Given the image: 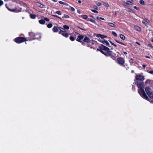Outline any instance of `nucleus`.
Instances as JSON below:
<instances>
[{
	"instance_id": "nucleus-64",
	"label": "nucleus",
	"mask_w": 153,
	"mask_h": 153,
	"mask_svg": "<svg viewBox=\"0 0 153 153\" xmlns=\"http://www.w3.org/2000/svg\"><path fill=\"white\" fill-rule=\"evenodd\" d=\"M151 102L153 103V100H152Z\"/></svg>"
},
{
	"instance_id": "nucleus-14",
	"label": "nucleus",
	"mask_w": 153,
	"mask_h": 153,
	"mask_svg": "<svg viewBox=\"0 0 153 153\" xmlns=\"http://www.w3.org/2000/svg\"><path fill=\"white\" fill-rule=\"evenodd\" d=\"M83 41L85 42L88 43L90 41V40L87 37H85Z\"/></svg>"
},
{
	"instance_id": "nucleus-23",
	"label": "nucleus",
	"mask_w": 153,
	"mask_h": 153,
	"mask_svg": "<svg viewBox=\"0 0 153 153\" xmlns=\"http://www.w3.org/2000/svg\"><path fill=\"white\" fill-rule=\"evenodd\" d=\"M120 37L122 40H125V37L123 34L120 35Z\"/></svg>"
},
{
	"instance_id": "nucleus-8",
	"label": "nucleus",
	"mask_w": 153,
	"mask_h": 153,
	"mask_svg": "<svg viewBox=\"0 0 153 153\" xmlns=\"http://www.w3.org/2000/svg\"><path fill=\"white\" fill-rule=\"evenodd\" d=\"M107 24L108 25L111 27H116V25L112 23L108 22L107 23Z\"/></svg>"
},
{
	"instance_id": "nucleus-26",
	"label": "nucleus",
	"mask_w": 153,
	"mask_h": 153,
	"mask_svg": "<svg viewBox=\"0 0 153 153\" xmlns=\"http://www.w3.org/2000/svg\"><path fill=\"white\" fill-rule=\"evenodd\" d=\"M63 27L64 29H69V27L68 26L66 25H64L63 26Z\"/></svg>"
},
{
	"instance_id": "nucleus-52",
	"label": "nucleus",
	"mask_w": 153,
	"mask_h": 153,
	"mask_svg": "<svg viewBox=\"0 0 153 153\" xmlns=\"http://www.w3.org/2000/svg\"><path fill=\"white\" fill-rule=\"evenodd\" d=\"M100 19H101V20H105V19L104 18H102V17H100Z\"/></svg>"
},
{
	"instance_id": "nucleus-49",
	"label": "nucleus",
	"mask_w": 153,
	"mask_h": 153,
	"mask_svg": "<svg viewBox=\"0 0 153 153\" xmlns=\"http://www.w3.org/2000/svg\"><path fill=\"white\" fill-rule=\"evenodd\" d=\"M148 45L150 47H152V46L151 44H149Z\"/></svg>"
},
{
	"instance_id": "nucleus-2",
	"label": "nucleus",
	"mask_w": 153,
	"mask_h": 153,
	"mask_svg": "<svg viewBox=\"0 0 153 153\" xmlns=\"http://www.w3.org/2000/svg\"><path fill=\"white\" fill-rule=\"evenodd\" d=\"M15 42L18 44L20 43L25 41H27L26 39L23 37H19L16 38L15 39Z\"/></svg>"
},
{
	"instance_id": "nucleus-45",
	"label": "nucleus",
	"mask_w": 153,
	"mask_h": 153,
	"mask_svg": "<svg viewBox=\"0 0 153 153\" xmlns=\"http://www.w3.org/2000/svg\"><path fill=\"white\" fill-rule=\"evenodd\" d=\"M119 44H121V45H126L125 44H124L123 43H122V42H119Z\"/></svg>"
},
{
	"instance_id": "nucleus-46",
	"label": "nucleus",
	"mask_w": 153,
	"mask_h": 153,
	"mask_svg": "<svg viewBox=\"0 0 153 153\" xmlns=\"http://www.w3.org/2000/svg\"><path fill=\"white\" fill-rule=\"evenodd\" d=\"M134 9H136V10H138V7H136V6H134Z\"/></svg>"
},
{
	"instance_id": "nucleus-32",
	"label": "nucleus",
	"mask_w": 153,
	"mask_h": 153,
	"mask_svg": "<svg viewBox=\"0 0 153 153\" xmlns=\"http://www.w3.org/2000/svg\"><path fill=\"white\" fill-rule=\"evenodd\" d=\"M91 11L92 12L94 13H98V12L96 10H91Z\"/></svg>"
},
{
	"instance_id": "nucleus-44",
	"label": "nucleus",
	"mask_w": 153,
	"mask_h": 153,
	"mask_svg": "<svg viewBox=\"0 0 153 153\" xmlns=\"http://www.w3.org/2000/svg\"><path fill=\"white\" fill-rule=\"evenodd\" d=\"M149 73L150 74H153V71H150L149 72Z\"/></svg>"
},
{
	"instance_id": "nucleus-6",
	"label": "nucleus",
	"mask_w": 153,
	"mask_h": 153,
	"mask_svg": "<svg viewBox=\"0 0 153 153\" xmlns=\"http://www.w3.org/2000/svg\"><path fill=\"white\" fill-rule=\"evenodd\" d=\"M101 49H102L103 50L105 51H107L108 50H109L110 49L108 47H106L103 45H101Z\"/></svg>"
},
{
	"instance_id": "nucleus-27",
	"label": "nucleus",
	"mask_w": 153,
	"mask_h": 153,
	"mask_svg": "<svg viewBox=\"0 0 153 153\" xmlns=\"http://www.w3.org/2000/svg\"><path fill=\"white\" fill-rule=\"evenodd\" d=\"M112 34L114 36H115V37L117 36V34L115 32L112 31Z\"/></svg>"
},
{
	"instance_id": "nucleus-40",
	"label": "nucleus",
	"mask_w": 153,
	"mask_h": 153,
	"mask_svg": "<svg viewBox=\"0 0 153 153\" xmlns=\"http://www.w3.org/2000/svg\"><path fill=\"white\" fill-rule=\"evenodd\" d=\"M44 20H45V21H49V20L48 18H44Z\"/></svg>"
},
{
	"instance_id": "nucleus-36",
	"label": "nucleus",
	"mask_w": 153,
	"mask_h": 153,
	"mask_svg": "<svg viewBox=\"0 0 153 153\" xmlns=\"http://www.w3.org/2000/svg\"><path fill=\"white\" fill-rule=\"evenodd\" d=\"M101 36H102V35L100 34H97L96 35V36L97 37H100V38H101Z\"/></svg>"
},
{
	"instance_id": "nucleus-56",
	"label": "nucleus",
	"mask_w": 153,
	"mask_h": 153,
	"mask_svg": "<svg viewBox=\"0 0 153 153\" xmlns=\"http://www.w3.org/2000/svg\"><path fill=\"white\" fill-rule=\"evenodd\" d=\"M78 2L80 4L81 3V1L80 0H79Z\"/></svg>"
},
{
	"instance_id": "nucleus-15",
	"label": "nucleus",
	"mask_w": 153,
	"mask_h": 153,
	"mask_svg": "<svg viewBox=\"0 0 153 153\" xmlns=\"http://www.w3.org/2000/svg\"><path fill=\"white\" fill-rule=\"evenodd\" d=\"M39 22L40 24L42 25H44L45 23V20L44 19H40L39 21Z\"/></svg>"
},
{
	"instance_id": "nucleus-5",
	"label": "nucleus",
	"mask_w": 153,
	"mask_h": 153,
	"mask_svg": "<svg viewBox=\"0 0 153 153\" xmlns=\"http://www.w3.org/2000/svg\"><path fill=\"white\" fill-rule=\"evenodd\" d=\"M84 37V35L79 34L76 40L79 42H81V40L83 39Z\"/></svg>"
},
{
	"instance_id": "nucleus-12",
	"label": "nucleus",
	"mask_w": 153,
	"mask_h": 153,
	"mask_svg": "<svg viewBox=\"0 0 153 153\" xmlns=\"http://www.w3.org/2000/svg\"><path fill=\"white\" fill-rule=\"evenodd\" d=\"M150 22V21H149L148 19H145L144 20L142 21V23L144 24H145L146 26H147L146 24V22L149 23Z\"/></svg>"
},
{
	"instance_id": "nucleus-41",
	"label": "nucleus",
	"mask_w": 153,
	"mask_h": 153,
	"mask_svg": "<svg viewBox=\"0 0 153 153\" xmlns=\"http://www.w3.org/2000/svg\"><path fill=\"white\" fill-rule=\"evenodd\" d=\"M104 40H100V39H99L98 41L100 42H101L102 43H103V42H104Z\"/></svg>"
},
{
	"instance_id": "nucleus-20",
	"label": "nucleus",
	"mask_w": 153,
	"mask_h": 153,
	"mask_svg": "<svg viewBox=\"0 0 153 153\" xmlns=\"http://www.w3.org/2000/svg\"><path fill=\"white\" fill-rule=\"evenodd\" d=\"M107 54H108L109 56H111L112 55V52L111 51H110V50H108L107 51Z\"/></svg>"
},
{
	"instance_id": "nucleus-31",
	"label": "nucleus",
	"mask_w": 153,
	"mask_h": 153,
	"mask_svg": "<svg viewBox=\"0 0 153 153\" xmlns=\"http://www.w3.org/2000/svg\"><path fill=\"white\" fill-rule=\"evenodd\" d=\"M90 21V22H91L94 23H95V21L94 20L91 19H90L89 20Z\"/></svg>"
},
{
	"instance_id": "nucleus-24",
	"label": "nucleus",
	"mask_w": 153,
	"mask_h": 153,
	"mask_svg": "<svg viewBox=\"0 0 153 153\" xmlns=\"http://www.w3.org/2000/svg\"><path fill=\"white\" fill-rule=\"evenodd\" d=\"M47 26L48 28H50L52 27L53 25L51 23H49L47 25Z\"/></svg>"
},
{
	"instance_id": "nucleus-19",
	"label": "nucleus",
	"mask_w": 153,
	"mask_h": 153,
	"mask_svg": "<svg viewBox=\"0 0 153 153\" xmlns=\"http://www.w3.org/2000/svg\"><path fill=\"white\" fill-rule=\"evenodd\" d=\"M103 43L104 44L106 45L107 46H108L109 47V43L106 40H104V42H103Z\"/></svg>"
},
{
	"instance_id": "nucleus-11",
	"label": "nucleus",
	"mask_w": 153,
	"mask_h": 153,
	"mask_svg": "<svg viewBox=\"0 0 153 153\" xmlns=\"http://www.w3.org/2000/svg\"><path fill=\"white\" fill-rule=\"evenodd\" d=\"M147 94L150 98L153 99V93L152 91L149 92Z\"/></svg>"
},
{
	"instance_id": "nucleus-10",
	"label": "nucleus",
	"mask_w": 153,
	"mask_h": 153,
	"mask_svg": "<svg viewBox=\"0 0 153 153\" xmlns=\"http://www.w3.org/2000/svg\"><path fill=\"white\" fill-rule=\"evenodd\" d=\"M145 91L146 92L147 94L149 93V92L151 91V90L149 87H146L145 89Z\"/></svg>"
},
{
	"instance_id": "nucleus-25",
	"label": "nucleus",
	"mask_w": 153,
	"mask_h": 153,
	"mask_svg": "<svg viewBox=\"0 0 153 153\" xmlns=\"http://www.w3.org/2000/svg\"><path fill=\"white\" fill-rule=\"evenodd\" d=\"M82 17L84 19H86L88 18V16H87L85 15H82Z\"/></svg>"
},
{
	"instance_id": "nucleus-43",
	"label": "nucleus",
	"mask_w": 153,
	"mask_h": 153,
	"mask_svg": "<svg viewBox=\"0 0 153 153\" xmlns=\"http://www.w3.org/2000/svg\"><path fill=\"white\" fill-rule=\"evenodd\" d=\"M59 3L61 4H63L64 2L62 1H59Z\"/></svg>"
},
{
	"instance_id": "nucleus-3",
	"label": "nucleus",
	"mask_w": 153,
	"mask_h": 153,
	"mask_svg": "<svg viewBox=\"0 0 153 153\" xmlns=\"http://www.w3.org/2000/svg\"><path fill=\"white\" fill-rule=\"evenodd\" d=\"M29 35L30 37L32 38V39H28L27 40V41H30L32 40H34L36 39V38L35 37L37 35V34H36L33 32H31L29 33Z\"/></svg>"
},
{
	"instance_id": "nucleus-58",
	"label": "nucleus",
	"mask_w": 153,
	"mask_h": 153,
	"mask_svg": "<svg viewBox=\"0 0 153 153\" xmlns=\"http://www.w3.org/2000/svg\"><path fill=\"white\" fill-rule=\"evenodd\" d=\"M146 57L147 58H150V57L149 56H146Z\"/></svg>"
},
{
	"instance_id": "nucleus-55",
	"label": "nucleus",
	"mask_w": 153,
	"mask_h": 153,
	"mask_svg": "<svg viewBox=\"0 0 153 153\" xmlns=\"http://www.w3.org/2000/svg\"><path fill=\"white\" fill-rule=\"evenodd\" d=\"M123 53L124 54H127V53L126 52H123Z\"/></svg>"
},
{
	"instance_id": "nucleus-39",
	"label": "nucleus",
	"mask_w": 153,
	"mask_h": 153,
	"mask_svg": "<svg viewBox=\"0 0 153 153\" xmlns=\"http://www.w3.org/2000/svg\"><path fill=\"white\" fill-rule=\"evenodd\" d=\"M97 5L98 6H100L102 5V4L100 2H98Z\"/></svg>"
},
{
	"instance_id": "nucleus-34",
	"label": "nucleus",
	"mask_w": 153,
	"mask_h": 153,
	"mask_svg": "<svg viewBox=\"0 0 153 153\" xmlns=\"http://www.w3.org/2000/svg\"><path fill=\"white\" fill-rule=\"evenodd\" d=\"M107 37V36H106L104 35H102L101 36V38L102 39H103L105 38H106Z\"/></svg>"
},
{
	"instance_id": "nucleus-28",
	"label": "nucleus",
	"mask_w": 153,
	"mask_h": 153,
	"mask_svg": "<svg viewBox=\"0 0 153 153\" xmlns=\"http://www.w3.org/2000/svg\"><path fill=\"white\" fill-rule=\"evenodd\" d=\"M140 3L142 5H144L145 2L143 0H140Z\"/></svg>"
},
{
	"instance_id": "nucleus-1",
	"label": "nucleus",
	"mask_w": 153,
	"mask_h": 153,
	"mask_svg": "<svg viewBox=\"0 0 153 153\" xmlns=\"http://www.w3.org/2000/svg\"><path fill=\"white\" fill-rule=\"evenodd\" d=\"M144 79L143 76L140 75H138L135 76L134 84L136 85L139 88L138 92L140 95L143 98L149 100V98L146 94L144 90V83L142 81Z\"/></svg>"
},
{
	"instance_id": "nucleus-62",
	"label": "nucleus",
	"mask_w": 153,
	"mask_h": 153,
	"mask_svg": "<svg viewBox=\"0 0 153 153\" xmlns=\"http://www.w3.org/2000/svg\"><path fill=\"white\" fill-rule=\"evenodd\" d=\"M58 19H60V20L61 19V18L59 17L58 16Z\"/></svg>"
},
{
	"instance_id": "nucleus-7",
	"label": "nucleus",
	"mask_w": 153,
	"mask_h": 153,
	"mask_svg": "<svg viewBox=\"0 0 153 153\" xmlns=\"http://www.w3.org/2000/svg\"><path fill=\"white\" fill-rule=\"evenodd\" d=\"M134 27L135 30L139 31H140L141 30L140 27L136 25H134Z\"/></svg>"
},
{
	"instance_id": "nucleus-59",
	"label": "nucleus",
	"mask_w": 153,
	"mask_h": 153,
	"mask_svg": "<svg viewBox=\"0 0 153 153\" xmlns=\"http://www.w3.org/2000/svg\"><path fill=\"white\" fill-rule=\"evenodd\" d=\"M110 43L111 44V45H112V44H114V43H113L112 42H111V41H110Z\"/></svg>"
},
{
	"instance_id": "nucleus-42",
	"label": "nucleus",
	"mask_w": 153,
	"mask_h": 153,
	"mask_svg": "<svg viewBox=\"0 0 153 153\" xmlns=\"http://www.w3.org/2000/svg\"><path fill=\"white\" fill-rule=\"evenodd\" d=\"M71 10L73 11H75V9L73 7H71Z\"/></svg>"
},
{
	"instance_id": "nucleus-38",
	"label": "nucleus",
	"mask_w": 153,
	"mask_h": 153,
	"mask_svg": "<svg viewBox=\"0 0 153 153\" xmlns=\"http://www.w3.org/2000/svg\"><path fill=\"white\" fill-rule=\"evenodd\" d=\"M122 4L125 6H126L127 5L126 2L125 1H123L122 2Z\"/></svg>"
},
{
	"instance_id": "nucleus-22",
	"label": "nucleus",
	"mask_w": 153,
	"mask_h": 153,
	"mask_svg": "<svg viewBox=\"0 0 153 153\" xmlns=\"http://www.w3.org/2000/svg\"><path fill=\"white\" fill-rule=\"evenodd\" d=\"M58 28L59 29V30H60L62 32H65V30L64 29V28H62L61 27H59Z\"/></svg>"
},
{
	"instance_id": "nucleus-29",
	"label": "nucleus",
	"mask_w": 153,
	"mask_h": 153,
	"mask_svg": "<svg viewBox=\"0 0 153 153\" xmlns=\"http://www.w3.org/2000/svg\"><path fill=\"white\" fill-rule=\"evenodd\" d=\"M70 39L71 41H74L75 40L74 38L72 36L70 37Z\"/></svg>"
},
{
	"instance_id": "nucleus-51",
	"label": "nucleus",
	"mask_w": 153,
	"mask_h": 153,
	"mask_svg": "<svg viewBox=\"0 0 153 153\" xmlns=\"http://www.w3.org/2000/svg\"><path fill=\"white\" fill-rule=\"evenodd\" d=\"M100 17H99V16H97V20H100Z\"/></svg>"
},
{
	"instance_id": "nucleus-48",
	"label": "nucleus",
	"mask_w": 153,
	"mask_h": 153,
	"mask_svg": "<svg viewBox=\"0 0 153 153\" xmlns=\"http://www.w3.org/2000/svg\"><path fill=\"white\" fill-rule=\"evenodd\" d=\"M94 8L96 9H98V7L96 6H94Z\"/></svg>"
},
{
	"instance_id": "nucleus-47",
	"label": "nucleus",
	"mask_w": 153,
	"mask_h": 153,
	"mask_svg": "<svg viewBox=\"0 0 153 153\" xmlns=\"http://www.w3.org/2000/svg\"><path fill=\"white\" fill-rule=\"evenodd\" d=\"M61 12L59 11H58V14L61 15Z\"/></svg>"
},
{
	"instance_id": "nucleus-60",
	"label": "nucleus",
	"mask_w": 153,
	"mask_h": 153,
	"mask_svg": "<svg viewBox=\"0 0 153 153\" xmlns=\"http://www.w3.org/2000/svg\"><path fill=\"white\" fill-rule=\"evenodd\" d=\"M143 67H144V68H145V66H146V65H143Z\"/></svg>"
},
{
	"instance_id": "nucleus-53",
	"label": "nucleus",
	"mask_w": 153,
	"mask_h": 153,
	"mask_svg": "<svg viewBox=\"0 0 153 153\" xmlns=\"http://www.w3.org/2000/svg\"><path fill=\"white\" fill-rule=\"evenodd\" d=\"M136 43L137 44H138V45H140V43L138 42H136Z\"/></svg>"
},
{
	"instance_id": "nucleus-61",
	"label": "nucleus",
	"mask_w": 153,
	"mask_h": 153,
	"mask_svg": "<svg viewBox=\"0 0 153 153\" xmlns=\"http://www.w3.org/2000/svg\"><path fill=\"white\" fill-rule=\"evenodd\" d=\"M131 73H134V71L133 70H132L131 71Z\"/></svg>"
},
{
	"instance_id": "nucleus-35",
	"label": "nucleus",
	"mask_w": 153,
	"mask_h": 153,
	"mask_svg": "<svg viewBox=\"0 0 153 153\" xmlns=\"http://www.w3.org/2000/svg\"><path fill=\"white\" fill-rule=\"evenodd\" d=\"M100 51L103 54H104L106 55V56H107V55H106V53H105L103 51L101 50H100Z\"/></svg>"
},
{
	"instance_id": "nucleus-18",
	"label": "nucleus",
	"mask_w": 153,
	"mask_h": 153,
	"mask_svg": "<svg viewBox=\"0 0 153 153\" xmlns=\"http://www.w3.org/2000/svg\"><path fill=\"white\" fill-rule=\"evenodd\" d=\"M133 2V1L132 0H131L130 1H126V4H131Z\"/></svg>"
},
{
	"instance_id": "nucleus-9",
	"label": "nucleus",
	"mask_w": 153,
	"mask_h": 153,
	"mask_svg": "<svg viewBox=\"0 0 153 153\" xmlns=\"http://www.w3.org/2000/svg\"><path fill=\"white\" fill-rule=\"evenodd\" d=\"M59 33H61L62 35L64 36L67 38L69 36V34L68 33L64 32H62V33H60V32Z\"/></svg>"
},
{
	"instance_id": "nucleus-33",
	"label": "nucleus",
	"mask_w": 153,
	"mask_h": 153,
	"mask_svg": "<svg viewBox=\"0 0 153 153\" xmlns=\"http://www.w3.org/2000/svg\"><path fill=\"white\" fill-rule=\"evenodd\" d=\"M4 3L3 1H2L0 0V6L2 5Z\"/></svg>"
},
{
	"instance_id": "nucleus-50",
	"label": "nucleus",
	"mask_w": 153,
	"mask_h": 153,
	"mask_svg": "<svg viewBox=\"0 0 153 153\" xmlns=\"http://www.w3.org/2000/svg\"><path fill=\"white\" fill-rule=\"evenodd\" d=\"M63 4L65 5H66V6L68 5V4H67L66 3H65V2Z\"/></svg>"
},
{
	"instance_id": "nucleus-63",
	"label": "nucleus",
	"mask_w": 153,
	"mask_h": 153,
	"mask_svg": "<svg viewBox=\"0 0 153 153\" xmlns=\"http://www.w3.org/2000/svg\"><path fill=\"white\" fill-rule=\"evenodd\" d=\"M116 41L117 43H119V42H119V41H117V40H116Z\"/></svg>"
},
{
	"instance_id": "nucleus-16",
	"label": "nucleus",
	"mask_w": 153,
	"mask_h": 153,
	"mask_svg": "<svg viewBox=\"0 0 153 153\" xmlns=\"http://www.w3.org/2000/svg\"><path fill=\"white\" fill-rule=\"evenodd\" d=\"M30 17L31 19H35L36 17V15L35 14H30Z\"/></svg>"
},
{
	"instance_id": "nucleus-21",
	"label": "nucleus",
	"mask_w": 153,
	"mask_h": 153,
	"mask_svg": "<svg viewBox=\"0 0 153 153\" xmlns=\"http://www.w3.org/2000/svg\"><path fill=\"white\" fill-rule=\"evenodd\" d=\"M52 30L54 32H57V27L54 26Z\"/></svg>"
},
{
	"instance_id": "nucleus-17",
	"label": "nucleus",
	"mask_w": 153,
	"mask_h": 153,
	"mask_svg": "<svg viewBox=\"0 0 153 153\" xmlns=\"http://www.w3.org/2000/svg\"><path fill=\"white\" fill-rule=\"evenodd\" d=\"M36 4L38 6L41 8H43L44 7V6L43 4H41L39 3H37Z\"/></svg>"
},
{
	"instance_id": "nucleus-13",
	"label": "nucleus",
	"mask_w": 153,
	"mask_h": 153,
	"mask_svg": "<svg viewBox=\"0 0 153 153\" xmlns=\"http://www.w3.org/2000/svg\"><path fill=\"white\" fill-rule=\"evenodd\" d=\"M5 6L6 7L7 9L10 11L13 12H14L15 11V10L14 9H10L8 6H7V4H5Z\"/></svg>"
},
{
	"instance_id": "nucleus-30",
	"label": "nucleus",
	"mask_w": 153,
	"mask_h": 153,
	"mask_svg": "<svg viewBox=\"0 0 153 153\" xmlns=\"http://www.w3.org/2000/svg\"><path fill=\"white\" fill-rule=\"evenodd\" d=\"M68 18L69 17V16L68 15H64V16H63L62 17V18Z\"/></svg>"
},
{
	"instance_id": "nucleus-4",
	"label": "nucleus",
	"mask_w": 153,
	"mask_h": 153,
	"mask_svg": "<svg viewBox=\"0 0 153 153\" xmlns=\"http://www.w3.org/2000/svg\"><path fill=\"white\" fill-rule=\"evenodd\" d=\"M117 61L118 63L120 65H123L125 62L124 59L121 57L118 58Z\"/></svg>"
},
{
	"instance_id": "nucleus-54",
	"label": "nucleus",
	"mask_w": 153,
	"mask_h": 153,
	"mask_svg": "<svg viewBox=\"0 0 153 153\" xmlns=\"http://www.w3.org/2000/svg\"><path fill=\"white\" fill-rule=\"evenodd\" d=\"M77 12V13L79 14L80 13V11H79V10H78Z\"/></svg>"
},
{
	"instance_id": "nucleus-57",
	"label": "nucleus",
	"mask_w": 153,
	"mask_h": 153,
	"mask_svg": "<svg viewBox=\"0 0 153 153\" xmlns=\"http://www.w3.org/2000/svg\"><path fill=\"white\" fill-rule=\"evenodd\" d=\"M112 45H114V46L115 47L117 46V45L114 44H112Z\"/></svg>"
},
{
	"instance_id": "nucleus-37",
	"label": "nucleus",
	"mask_w": 153,
	"mask_h": 153,
	"mask_svg": "<svg viewBox=\"0 0 153 153\" xmlns=\"http://www.w3.org/2000/svg\"><path fill=\"white\" fill-rule=\"evenodd\" d=\"M133 59L132 58H131L130 59V60H129V62H130L131 64V63H133Z\"/></svg>"
}]
</instances>
